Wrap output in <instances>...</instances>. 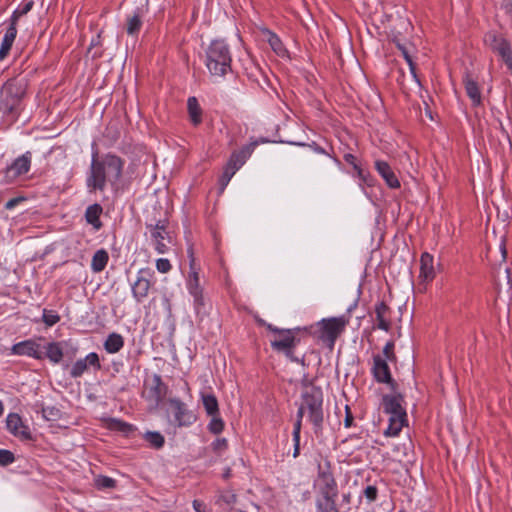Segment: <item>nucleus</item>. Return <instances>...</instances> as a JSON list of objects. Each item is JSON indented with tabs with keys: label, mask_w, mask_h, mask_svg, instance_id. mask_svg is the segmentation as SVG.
I'll use <instances>...</instances> for the list:
<instances>
[{
	"label": "nucleus",
	"mask_w": 512,
	"mask_h": 512,
	"mask_svg": "<svg viewBox=\"0 0 512 512\" xmlns=\"http://www.w3.org/2000/svg\"><path fill=\"white\" fill-rule=\"evenodd\" d=\"M306 409L300 404L297 415H296V421L294 423V429H293V437L298 438V433H301V427H302V419L305 414Z\"/></svg>",
	"instance_id": "43"
},
{
	"label": "nucleus",
	"mask_w": 512,
	"mask_h": 512,
	"mask_svg": "<svg viewBox=\"0 0 512 512\" xmlns=\"http://www.w3.org/2000/svg\"><path fill=\"white\" fill-rule=\"evenodd\" d=\"M265 33L267 34V41L272 48V50L278 55V56H285L287 54V50L285 46L283 45L281 39L270 30H265Z\"/></svg>",
	"instance_id": "34"
},
{
	"label": "nucleus",
	"mask_w": 512,
	"mask_h": 512,
	"mask_svg": "<svg viewBox=\"0 0 512 512\" xmlns=\"http://www.w3.org/2000/svg\"><path fill=\"white\" fill-rule=\"evenodd\" d=\"M463 84L468 97L472 101L473 106H479L482 103L481 92L478 83L473 80L469 74H466L463 78Z\"/></svg>",
	"instance_id": "23"
},
{
	"label": "nucleus",
	"mask_w": 512,
	"mask_h": 512,
	"mask_svg": "<svg viewBox=\"0 0 512 512\" xmlns=\"http://www.w3.org/2000/svg\"><path fill=\"white\" fill-rule=\"evenodd\" d=\"M169 413L173 419L171 423L176 427H188L196 421V415L188 406L179 398H169Z\"/></svg>",
	"instance_id": "7"
},
{
	"label": "nucleus",
	"mask_w": 512,
	"mask_h": 512,
	"mask_svg": "<svg viewBox=\"0 0 512 512\" xmlns=\"http://www.w3.org/2000/svg\"><path fill=\"white\" fill-rule=\"evenodd\" d=\"M374 312L377 321V328L388 332L391 328L390 307L384 301H381L375 305Z\"/></svg>",
	"instance_id": "18"
},
{
	"label": "nucleus",
	"mask_w": 512,
	"mask_h": 512,
	"mask_svg": "<svg viewBox=\"0 0 512 512\" xmlns=\"http://www.w3.org/2000/svg\"><path fill=\"white\" fill-rule=\"evenodd\" d=\"M371 372L378 383L387 384L392 392H396L398 390V384L391 375L388 361H386V359H384L380 354L373 356Z\"/></svg>",
	"instance_id": "9"
},
{
	"label": "nucleus",
	"mask_w": 512,
	"mask_h": 512,
	"mask_svg": "<svg viewBox=\"0 0 512 512\" xmlns=\"http://www.w3.org/2000/svg\"><path fill=\"white\" fill-rule=\"evenodd\" d=\"M123 346V337L117 333L110 334L104 343V348L108 353H117L122 349Z\"/></svg>",
	"instance_id": "33"
},
{
	"label": "nucleus",
	"mask_w": 512,
	"mask_h": 512,
	"mask_svg": "<svg viewBox=\"0 0 512 512\" xmlns=\"http://www.w3.org/2000/svg\"><path fill=\"white\" fill-rule=\"evenodd\" d=\"M293 349L294 348H289L286 350H279L278 352L283 353L290 361L294 362L297 361V356L294 355Z\"/></svg>",
	"instance_id": "59"
},
{
	"label": "nucleus",
	"mask_w": 512,
	"mask_h": 512,
	"mask_svg": "<svg viewBox=\"0 0 512 512\" xmlns=\"http://www.w3.org/2000/svg\"><path fill=\"white\" fill-rule=\"evenodd\" d=\"M154 271L150 268L140 269L137 273V279L132 284V294L137 303H141L154 285Z\"/></svg>",
	"instance_id": "10"
},
{
	"label": "nucleus",
	"mask_w": 512,
	"mask_h": 512,
	"mask_svg": "<svg viewBox=\"0 0 512 512\" xmlns=\"http://www.w3.org/2000/svg\"><path fill=\"white\" fill-rule=\"evenodd\" d=\"M205 65L212 76L224 77L231 71L232 56L223 40H213L207 47Z\"/></svg>",
	"instance_id": "4"
},
{
	"label": "nucleus",
	"mask_w": 512,
	"mask_h": 512,
	"mask_svg": "<svg viewBox=\"0 0 512 512\" xmlns=\"http://www.w3.org/2000/svg\"><path fill=\"white\" fill-rule=\"evenodd\" d=\"M17 23L18 22H13L11 19H10V23H9V26L6 30V33L3 37L2 40L4 41H7V42H10V43H14V40L17 36Z\"/></svg>",
	"instance_id": "48"
},
{
	"label": "nucleus",
	"mask_w": 512,
	"mask_h": 512,
	"mask_svg": "<svg viewBox=\"0 0 512 512\" xmlns=\"http://www.w3.org/2000/svg\"><path fill=\"white\" fill-rule=\"evenodd\" d=\"M395 344L393 341H388L383 348V355H381L386 361L391 363L397 362V356L394 352Z\"/></svg>",
	"instance_id": "42"
},
{
	"label": "nucleus",
	"mask_w": 512,
	"mask_h": 512,
	"mask_svg": "<svg viewBox=\"0 0 512 512\" xmlns=\"http://www.w3.org/2000/svg\"><path fill=\"white\" fill-rule=\"evenodd\" d=\"M40 345L32 339L24 340L14 344L11 347V354L19 356H29L37 360H42L44 355L39 351Z\"/></svg>",
	"instance_id": "15"
},
{
	"label": "nucleus",
	"mask_w": 512,
	"mask_h": 512,
	"mask_svg": "<svg viewBox=\"0 0 512 512\" xmlns=\"http://www.w3.org/2000/svg\"><path fill=\"white\" fill-rule=\"evenodd\" d=\"M15 461L14 454L6 449H0V466H8Z\"/></svg>",
	"instance_id": "50"
},
{
	"label": "nucleus",
	"mask_w": 512,
	"mask_h": 512,
	"mask_svg": "<svg viewBox=\"0 0 512 512\" xmlns=\"http://www.w3.org/2000/svg\"><path fill=\"white\" fill-rule=\"evenodd\" d=\"M236 171L237 170H234V168H232L231 166L226 164V166L224 168V171H223V174L221 175V177L219 179V183H220V186H221L220 187L221 192L224 191V189L226 188V186L228 185L229 181L234 176Z\"/></svg>",
	"instance_id": "41"
},
{
	"label": "nucleus",
	"mask_w": 512,
	"mask_h": 512,
	"mask_svg": "<svg viewBox=\"0 0 512 512\" xmlns=\"http://www.w3.org/2000/svg\"><path fill=\"white\" fill-rule=\"evenodd\" d=\"M12 43L2 40L1 46H0V60H3L6 58V56L9 54Z\"/></svg>",
	"instance_id": "55"
},
{
	"label": "nucleus",
	"mask_w": 512,
	"mask_h": 512,
	"mask_svg": "<svg viewBox=\"0 0 512 512\" xmlns=\"http://www.w3.org/2000/svg\"><path fill=\"white\" fill-rule=\"evenodd\" d=\"M364 493L369 501H374L377 497V488L375 486H368L366 487Z\"/></svg>",
	"instance_id": "58"
},
{
	"label": "nucleus",
	"mask_w": 512,
	"mask_h": 512,
	"mask_svg": "<svg viewBox=\"0 0 512 512\" xmlns=\"http://www.w3.org/2000/svg\"><path fill=\"white\" fill-rule=\"evenodd\" d=\"M403 403L404 396L398 390L393 394L383 395L381 401L383 411L390 415L388 428L384 432L386 436H397L407 425L408 418Z\"/></svg>",
	"instance_id": "3"
},
{
	"label": "nucleus",
	"mask_w": 512,
	"mask_h": 512,
	"mask_svg": "<svg viewBox=\"0 0 512 512\" xmlns=\"http://www.w3.org/2000/svg\"><path fill=\"white\" fill-rule=\"evenodd\" d=\"M42 321L47 327H52L60 321V315L54 310L43 309Z\"/></svg>",
	"instance_id": "38"
},
{
	"label": "nucleus",
	"mask_w": 512,
	"mask_h": 512,
	"mask_svg": "<svg viewBox=\"0 0 512 512\" xmlns=\"http://www.w3.org/2000/svg\"><path fill=\"white\" fill-rule=\"evenodd\" d=\"M322 389H312V393L301 392V405L308 413V419L313 425L315 434L321 433L324 422Z\"/></svg>",
	"instance_id": "5"
},
{
	"label": "nucleus",
	"mask_w": 512,
	"mask_h": 512,
	"mask_svg": "<svg viewBox=\"0 0 512 512\" xmlns=\"http://www.w3.org/2000/svg\"><path fill=\"white\" fill-rule=\"evenodd\" d=\"M34 6L33 0H27L22 5H20L11 15V20L13 22H18L19 18L23 15H26Z\"/></svg>",
	"instance_id": "37"
},
{
	"label": "nucleus",
	"mask_w": 512,
	"mask_h": 512,
	"mask_svg": "<svg viewBox=\"0 0 512 512\" xmlns=\"http://www.w3.org/2000/svg\"><path fill=\"white\" fill-rule=\"evenodd\" d=\"M349 324V317L342 315L320 320L317 323L318 338L330 349H333L337 338L344 332Z\"/></svg>",
	"instance_id": "6"
},
{
	"label": "nucleus",
	"mask_w": 512,
	"mask_h": 512,
	"mask_svg": "<svg viewBox=\"0 0 512 512\" xmlns=\"http://www.w3.org/2000/svg\"><path fill=\"white\" fill-rule=\"evenodd\" d=\"M7 428L16 437L24 440L31 439L29 428L23 424L21 417L18 414L11 413L7 417Z\"/></svg>",
	"instance_id": "17"
},
{
	"label": "nucleus",
	"mask_w": 512,
	"mask_h": 512,
	"mask_svg": "<svg viewBox=\"0 0 512 512\" xmlns=\"http://www.w3.org/2000/svg\"><path fill=\"white\" fill-rule=\"evenodd\" d=\"M489 46L491 50L499 56L505 54V51L511 47L510 43L505 38L496 34L489 35Z\"/></svg>",
	"instance_id": "29"
},
{
	"label": "nucleus",
	"mask_w": 512,
	"mask_h": 512,
	"mask_svg": "<svg viewBox=\"0 0 512 512\" xmlns=\"http://www.w3.org/2000/svg\"><path fill=\"white\" fill-rule=\"evenodd\" d=\"M317 489L319 491L317 501H335L338 495L336 482H320Z\"/></svg>",
	"instance_id": "25"
},
{
	"label": "nucleus",
	"mask_w": 512,
	"mask_h": 512,
	"mask_svg": "<svg viewBox=\"0 0 512 512\" xmlns=\"http://www.w3.org/2000/svg\"><path fill=\"white\" fill-rule=\"evenodd\" d=\"M202 403L205 408V411L209 416H218L219 415V405L218 400L214 394H205L201 395Z\"/></svg>",
	"instance_id": "32"
},
{
	"label": "nucleus",
	"mask_w": 512,
	"mask_h": 512,
	"mask_svg": "<svg viewBox=\"0 0 512 512\" xmlns=\"http://www.w3.org/2000/svg\"><path fill=\"white\" fill-rule=\"evenodd\" d=\"M188 256L190 259V273L187 279V288L189 293L197 290H201L202 287L200 286V279H199V269L196 267L195 264V258L193 254V249H188Z\"/></svg>",
	"instance_id": "22"
},
{
	"label": "nucleus",
	"mask_w": 512,
	"mask_h": 512,
	"mask_svg": "<svg viewBox=\"0 0 512 512\" xmlns=\"http://www.w3.org/2000/svg\"><path fill=\"white\" fill-rule=\"evenodd\" d=\"M123 166L124 161L119 156L108 153L100 159L98 150H94L86 178L89 192H102L107 182L116 183L122 176Z\"/></svg>",
	"instance_id": "1"
},
{
	"label": "nucleus",
	"mask_w": 512,
	"mask_h": 512,
	"mask_svg": "<svg viewBox=\"0 0 512 512\" xmlns=\"http://www.w3.org/2000/svg\"><path fill=\"white\" fill-rule=\"evenodd\" d=\"M116 482H97L98 489L114 488Z\"/></svg>",
	"instance_id": "62"
},
{
	"label": "nucleus",
	"mask_w": 512,
	"mask_h": 512,
	"mask_svg": "<svg viewBox=\"0 0 512 512\" xmlns=\"http://www.w3.org/2000/svg\"><path fill=\"white\" fill-rule=\"evenodd\" d=\"M187 109L192 124L198 126L202 122V109L196 97L192 96L188 98Z\"/></svg>",
	"instance_id": "28"
},
{
	"label": "nucleus",
	"mask_w": 512,
	"mask_h": 512,
	"mask_svg": "<svg viewBox=\"0 0 512 512\" xmlns=\"http://www.w3.org/2000/svg\"><path fill=\"white\" fill-rule=\"evenodd\" d=\"M156 268L160 273H168L172 266L168 259L160 258L156 261Z\"/></svg>",
	"instance_id": "52"
},
{
	"label": "nucleus",
	"mask_w": 512,
	"mask_h": 512,
	"mask_svg": "<svg viewBox=\"0 0 512 512\" xmlns=\"http://www.w3.org/2000/svg\"><path fill=\"white\" fill-rule=\"evenodd\" d=\"M144 439L155 449H160L165 443L163 435L159 432L148 431L144 435Z\"/></svg>",
	"instance_id": "36"
},
{
	"label": "nucleus",
	"mask_w": 512,
	"mask_h": 512,
	"mask_svg": "<svg viewBox=\"0 0 512 512\" xmlns=\"http://www.w3.org/2000/svg\"><path fill=\"white\" fill-rule=\"evenodd\" d=\"M45 349L44 357H47L53 364L60 363L64 356H68L70 359L73 358L78 350L69 341L49 342Z\"/></svg>",
	"instance_id": "11"
},
{
	"label": "nucleus",
	"mask_w": 512,
	"mask_h": 512,
	"mask_svg": "<svg viewBox=\"0 0 512 512\" xmlns=\"http://www.w3.org/2000/svg\"><path fill=\"white\" fill-rule=\"evenodd\" d=\"M147 390V399L159 404L165 398L168 392V386L162 381L159 374H153L145 381Z\"/></svg>",
	"instance_id": "13"
},
{
	"label": "nucleus",
	"mask_w": 512,
	"mask_h": 512,
	"mask_svg": "<svg viewBox=\"0 0 512 512\" xmlns=\"http://www.w3.org/2000/svg\"><path fill=\"white\" fill-rule=\"evenodd\" d=\"M302 388L301 392L312 393V389H322L320 386L314 384V379H309L308 375H304L300 381Z\"/></svg>",
	"instance_id": "49"
},
{
	"label": "nucleus",
	"mask_w": 512,
	"mask_h": 512,
	"mask_svg": "<svg viewBox=\"0 0 512 512\" xmlns=\"http://www.w3.org/2000/svg\"><path fill=\"white\" fill-rule=\"evenodd\" d=\"M26 200H27V198L25 196L14 197L6 202L5 209L12 210L13 208H15L16 206H18L19 204H21L22 202H24Z\"/></svg>",
	"instance_id": "54"
},
{
	"label": "nucleus",
	"mask_w": 512,
	"mask_h": 512,
	"mask_svg": "<svg viewBox=\"0 0 512 512\" xmlns=\"http://www.w3.org/2000/svg\"><path fill=\"white\" fill-rule=\"evenodd\" d=\"M293 441H294L293 456L297 457L299 455V450H300V433H298V438L293 437Z\"/></svg>",
	"instance_id": "61"
},
{
	"label": "nucleus",
	"mask_w": 512,
	"mask_h": 512,
	"mask_svg": "<svg viewBox=\"0 0 512 512\" xmlns=\"http://www.w3.org/2000/svg\"><path fill=\"white\" fill-rule=\"evenodd\" d=\"M27 86L26 77L19 75L8 79L0 88V113L9 123L15 122L20 115Z\"/></svg>",
	"instance_id": "2"
},
{
	"label": "nucleus",
	"mask_w": 512,
	"mask_h": 512,
	"mask_svg": "<svg viewBox=\"0 0 512 512\" xmlns=\"http://www.w3.org/2000/svg\"><path fill=\"white\" fill-rule=\"evenodd\" d=\"M419 278L422 282H431L435 278L433 256L427 252H424L420 258Z\"/></svg>",
	"instance_id": "21"
},
{
	"label": "nucleus",
	"mask_w": 512,
	"mask_h": 512,
	"mask_svg": "<svg viewBox=\"0 0 512 512\" xmlns=\"http://www.w3.org/2000/svg\"><path fill=\"white\" fill-rule=\"evenodd\" d=\"M211 422L209 423V430L213 434H219L224 429V422L223 420L218 416H211Z\"/></svg>",
	"instance_id": "45"
},
{
	"label": "nucleus",
	"mask_w": 512,
	"mask_h": 512,
	"mask_svg": "<svg viewBox=\"0 0 512 512\" xmlns=\"http://www.w3.org/2000/svg\"><path fill=\"white\" fill-rule=\"evenodd\" d=\"M265 142H267L266 139L254 140L243 146L241 149L233 151L227 164L234 168V170L240 169L245 164L246 160L252 155L259 143Z\"/></svg>",
	"instance_id": "14"
},
{
	"label": "nucleus",
	"mask_w": 512,
	"mask_h": 512,
	"mask_svg": "<svg viewBox=\"0 0 512 512\" xmlns=\"http://www.w3.org/2000/svg\"><path fill=\"white\" fill-rule=\"evenodd\" d=\"M287 332H282L278 338H275L271 341V347L275 351L286 350L289 348H295L300 343V338L293 335L292 330H288Z\"/></svg>",
	"instance_id": "19"
},
{
	"label": "nucleus",
	"mask_w": 512,
	"mask_h": 512,
	"mask_svg": "<svg viewBox=\"0 0 512 512\" xmlns=\"http://www.w3.org/2000/svg\"><path fill=\"white\" fill-rule=\"evenodd\" d=\"M309 147H311L317 153L325 154L328 157H330V155L322 147L318 146L316 143L309 145Z\"/></svg>",
	"instance_id": "64"
},
{
	"label": "nucleus",
	"mask_w": 512,
	"mask_h": 512,
	"mask_svg": "<svg viewBox=\"0 0 512 512\" xmlns=\"http://www.w3.org/2000/svg\"><path fill=\"white\" fill-rule=\"evenodd\" d=\"M142 27V9L138 8L131 17L127 19L126 31L129 35H137Z\"/></svg>",
	"instance_id": "31"
},
{
	"label": "nucleus",
	"mask_w": 512,
	"mask_h": 512,
	"mask_svg": "<svg viewBox=\"0 0 512 512\" xmlns=\"http://www.w3.org/2000/svg\"><path fill=\"white\" fill-rule=\"evenodd\" d=\"M103 212V208L100 204L95 203L86 208L85 211V220L88 224H91L96 230H99L102 227V222L100 221V215Z\"/></svg>",
	"instance_id": "26"
},
{
	"label": "nucleus",
	"mask_w": 512,
	"mask_h": 512,
	"mask_svg": "<svg viewBox=\"0 0 512 512\" xmlns=\"http://www.w3.org/2000/svg\"><path fill=\"white\" fill-rule=\"evenodd\" d=\"M375 168L390 188L396 189L400 187V182L397 176L387 162L377 160L375 162Z\"/></svg>",
	"instance_id": "20"
},
{
	"label": "nucleus",
	"mask_w": 512,
	"mask_h": 512,
	"mask_svg": "<svg viewBox=\"0 0 512 512\" xmlns=\"http://www.w3.org/2000/svg\"><path fill=\"white\" fill-rule=\"evenodd\" d=\"M266 328H267L269 331L273 332L274 334H277L278 336H279L282 332H287V333H289V331H288V330H286V329H280V328H278V327H276V326H274V325H272V324H266Z\"/></svg>",
	"instance_id": "60"
},
{
	"label": "nucleus",
	"mask_w": 512,
	"mask_h": 512,
	"mask_svg": "<svg viewBox=\"0 0 512 512\" xmlns=\"http://www.w3.org/2000/svg\"><path fill=\"white\" fill-rule=\"evenodd\" d=\"M318 512H338L335 501H317Z\"/></svg>",
	"instance_id": "46"
},
{
	"label": "nucleus",
	"mask_w": 512,
	"mask_h": 512,
	"mask_svg": "<svg viewBox=\"0 0 512 512\" xmlns=\"http://www.w3.org/2000/svg\"><path fill=\"white\" fill-rule=\"evenodd\" d=\"M88 366H92L97 370L101 368L99 356L97 353L91 352L85 358L77 360L70 370L71 377H81L88 369Z\"/></svg>",
	"instance_id": "16"
},
{
	"label": "nucleus",
	"mask_w": 512,
	"mask_h": 512,
	"mask_svg": "<svg viewBox=\"0 0 512 512\" xmlns=\"http://www.w3.org/2000/svg\"><path fill=\"white\" fill-rule=\"evenodd\" d=\"M194 299V308L197 313H200L203 307L205 306L203 289L190 292Z\"/></svg>",
	"instance_id": "44"
},
{
	"label": "nucleus",
	"mask_w": 512,
	"mask_h": 512,
	"mask_svg": "<svg viewBox=\"0 0 512 512\" xmlns=\"http://www.w3.org/2000/svg\"><path fill=\"white\" fill-rule=\"evenodd\" d=\"M101 34L99 33L95 38L92 39L91 44L89 46L88 51H91L93 47L100 46L101 45Z\"/></svg>",
	"instance_id": "63"
},
{
	"label": "nucleus",
	"mask_w": 512,
	"mask_h": 512,
	"mask_svg": "<svg viewBox=\"0 0 512 512\" xmlns=\"http://www.w3.org/2000/svg\"><path fill=\"white\" fill-rule=\"evenodd\" d=\"M108 427L111 430L121 432L125 435H128L135 430V427L132 424L116 418H111L109 420Z\"/></svg>",
	"instance_id": "35"
},
{
	"label": "nucleus",
	"mask_w": 512,
	"mask_h": 512,
	"mask_svg": "<svg viewBox=\"0 0 512 512\" xmlns=\"http://www.w3.org/2000/svg\"><path fill=\"white\" fill-rule=\"evenodd\" d=\"M354 421V417L352 414V411L348 405L345 406V419H344V425L346 428H349L352 426Z\"/></svg>",
	"instance_id": "56"
},
{
	"label": "nucleus",
	"mask_w": 512,
	"mask_h": 512,
	"mask_svg": "<svg viewBox=\"0 0 512 512\" xmlns=\"http://www.w3.org/2000/svg\"><path fill=\"white\" fill-rule=\"evenodd\" d=\"M343 158H344L345 162H347L348 164H350L353 167V170L355 171L357 177L363 183H365L368 186L373 185L372 184L373 179H372L370 173L361 167V165L358 163L357 158L353 154L346 153V154H344Z\"/></svg>",
	"instance_id": "24"
},
{
	"label": "nucleus",
	"mask_w": 512,
	"mask_h": 512,
	"mask_svg": "<svg viewBox=\"0 0 512 512\" xmlns=\"http://www.w3.org/2000/svg\"><path fill=\"white\" fill-rule=\"evenodd\" d=\"M219 501H223L227 505H232L236 501V494L232 491H225L219 495Z\"/></svg>",
	"instance_id": "53"
},
{
	"label": "nucleus",
	"mask_w": 512,
	"mask_h": 512,
	"mask_svg": "<svg viewBox=\"0 0 512 512\" xmlns=\"http://www.w3.org/2000/svg\"><path fill=\"white\" fill-rule=\"evenodd\" d=\"M17 23L18 22H13L11 19H10V23H9V26L6 30V33L3 37L2 40L4 41H7V42H10V43H14V40L17 36Z\"/></svg>",
	"instance_id": "47"
},
{
	"label": "nucleus",
	"mask_w": 512,
	"mask_h": 512,
	"mask_svg": "<svg viewBox=\"0 0 512 512\" xmlns=\"http://www.w3.org/2000/svg\"><path fill=\"white\" fill-rule=\"evenodd\" d=\"M61 410L55 406H47L42 408V415L48 421H57L61 418Z\"/></svg>",
	"instance_id": "40"
},
{
	"label": "nucleus",
	"mask_w": 512,
	"mask_h": 512,
	"mask_svg": "<svg viewBox=\"0 0 512 512\" xmlns=\"http://www.w3.org/2000/svg\"><path fill=\"white\" fill-rule=\"evenodd\" d=\"M501 267L498 268L494 275L495 286L499 292L505 290L507 293L512 289V281L510 277V269L505 267L501 274Z\"/></svg>",
	"instance_id": "27"
},
{
	"label": "nucleus",
	"mask_w": 512,
	"mask_h": 512,
	"mask_svg": "<svg viewBox=\"0 0 512 512\" xmlns=\"http://www.w3.org/2000/svg\"><path fill=\"white\" fill-rule=\"evenodd\" d=\"M109 260L108 252L104 249L97 250L91 262V268L94 272L98 273L105 269Z\"/></svg>",
	"instance_id": "30"
},
{
	"label": "nucleus",
	"mask_w": 512,
	"mask_h": 512,
	"mask_svg": "<svg viewBox=\"0 0 512 512\" xmlns=\"http://www.w3.org/2000/svg\"><path fill=\"white\" fill-rule=\"evenodd\" d=\"M31 167V153L25 154L16 158L11 165L4 170V181L7 184L14 183L20 176L29 172Z\"/></svg>",
	"instance_id": "12"
},
{
	"label": "nucleus",
	"mask_w": 512,
	"mask_h": 512,
	"mask_svg": "<svg viewBox=\"0 0 512 512\" xmlns=\"http://www.w3.org/2000/svg\"><path fill=\"white\" fill-rule=\"evenodd\" d=\"M167 219H159L153 222H146V229L150 232L151 239L155 250L159 254H165L168 251V246L165 240L170 242V236L167 231Z\"/></svg>",
	"instance_id": "8"
},
{
	"label": "nucleus",
	"mask_w": 512,
	"mask_h": 512,
	"mask_svg": "<svg viewBox=\"0 0 512 512\" xmlns=\"http://www.w3.org/2000/svg\"><path fill=\"white\" fill-rule=\"evenodd\" d=\"M394 43L396 44L397 48L401 51L404 59L406 60L407 64L409 65V68H410L412 74L414 75V77H416L415 63L413 62V59L409 53L408 48L406 47V45L400 43L398 40H394Z\"/></svg>",
	"instance_id": "39"
},
{
	"label": "nucleus",
	"mask_w": 512,
	"mask_h": 512,
	"mask_svg": "<svg viewBox=\"0 0 512 512\" xmlns=\"http://www.w3.org/2000/svg\"><path fill=\"white\" fill-rule=\"evenodd\" d=\"M228 443L225 438H217L212 443V449L215 453L221 454L223 451L227 449Z\"/></svg>",
	"instance_id": "51"
},
{
	"label": "nucleus",
	"mask_w": 512,
	"mask_h": 512,
	"mask_svg": "<svg viewBox=\"0 0 512 512\" xmlns=\"http://www.w3.org/2000/svg\"><path fill=\"white\" fill-rule=\"evenodd\" d=\"M502 60L507 65L508 69L511 71L512 74V50L511 47L505 51V54H502L500 56Z\"/></svg>",
	"instance_id": "57"
}]
</instances>
